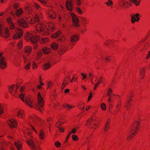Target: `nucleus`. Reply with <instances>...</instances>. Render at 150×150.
I'll use <instances>...</instances> for the list:
<instances>
[{
  "label": "nucleus",
  "instance_id": "4d7b16f0",
  "mask_svg": "<svg viewBox=\"0 0 150 150\" xmlns=\"http://www.w3.org/2000/svg\"><path fill=\"white\" fill-rule=\"evenodd\" d=\"M65 82H63V84L62 85V86L61 87L62 89H63L65 87V86L66 85V84H65Z\"/></svg>",
  "mask_w": 150,
  "mask_h": 150
},
{
  "label": "nucleus",
  "instance_id": "c9c22d12",
  "mask_svg": "<svg viewBox=\"0 0 150 150\" xmlns=\"http://www.w3.org/2000/svg\"><path fill=\"white\" fill-rule=\"evenodd\" d=\"M112 90L110 88L108 89V92L107 95L110 97L111 96V94L112 93Z\"/></svg>",
  "mask_w": 150,
  "mask_h": 150
},
{
  "label": "nucleus",
  "instance_id": "774afa93",
  "mask_svg": "<svg viewBox=\"0 0 150 150\" xmlns=\"http://www.w3.org/2000/svg\"><path fill=\"white\" fill-rule=\"evenodd\" d=\"M69 91V89H66L64 90V92L65 93H67Z\"/></svg>",
  "mask_w": 150,
  "mask_h": 150
},
{
  "label": "nucleus",
  "instance_id": "9b49d317",
  "mask_svg": "<svg viewBox=\"0 0 150 150\" xmlns=\"http://www.w3.org/2000/svg\"><path fill=\"white\" fill-rule=\"evenodd\" d=\"M17 23L18 25L23 28L27 27L28 24L26 21L23 18H21L18 19L17 20Z\"/></svg>",
  "mask_w": 150,
  "mask_h": 150
},
{
  "label": "nucleus",
  "instance_id": "5fc2aeb1",
  "mask_svg": "<svg viewBox=\"0 0 150 150\" xmlns=\"http://www.w3.org/2000/svg\"><path fill=\"white\" fill-rule=\"evenodd\" d=\"M70 79V78L69 77L67 76V77H66L65 79L64 80L63 82H64L65 83L66 81H67Z\"/></svg>",
  "mask_w": 150,
  "mask_h": 150
},
{
  "label": "nucleus",
  "instance_id": "680f3d73",
  "mask_svg": "<svg viewBox=\"0 0 150 150\" xmlns=\"http://www.w3.org/2000/svg\"><path fill=\"white\" fill-rule=\"evenodd\" d=\"M18 5L17 4H14L13 5L14 8L15 9H17Z\"/></svg>",
  "mask_w": 150,
  "mask_h": 150
},
{
  "label": "nucleus",
  "instance_id": "7ed1b4c3",
  "mask_svg": "<svg viewBox=\"0 0 150 150\" xmlns=\"http://www.w3.org/2000/svg\"><path fill=\"white\" fill-rule=\"evenodd\" d=\"M7 21L9 28L11 30V32L14 33L13 36V39H18L20 38L23 34L22 30L19 28L15 27L14 23L10 18H8Z\"/></svg>",
  "mask_w": 150,
  "mask_h": 150
},
{
  "label": "nucleus",
  "instance_id": "5701e85b",
  "mask_svg": "<svg viewBox=\"0 0 150 150\" xmlns=\"http://www.w3.org/2000/svg\"><path fill=\"white\" fill-rule=\"evenodd\" d=\"M51 46L52 49L56 50L58 48V45L57 43L54 42L51 44Z\"/></svg>",
  "mask_w": 150,
  "mask_h": 150
},
{
  "label": "nucleus",
  "instance_id": "c03bdc74",
  "mask_svg": "<svg viewBox=\"0 0 150 150\" xmlns=\"http://www.w3.org/2000/svg\"><path fill=\"white\" fill-rule=\"evenodd\" d=\"M63 106L64 108L66 109H67V108H68L69 109H71L72 108L71 106L70 105L65 104L63 105Z\"/></svg>",
  "mask_w": 150,
  "mask_h": 150
},
{
  "label": "nucleus",
  "instance_id": "423d86ee",
  "mask_svg": "<svg viewBox=\"0 0 150 150\" xmlns=\"http://www.w3.org/2000/svg\"><path fill=\"white\" fill-rule=\"evenodd\" d=\"M9 31L7 28L0 24V35L5 38L8 37L9 35Z\"/></svg>",
  "mask_w": 150,
  "mask_h": 150
},
{
  "label": "nucleus",
  "instance_id": "dca6fc26",
  "mask_svg": "<svg viewBox=\"0 0 150 150\" xmlns=\"http://www.w3.org/2000/svg\"><path fill=\"white\" fill-rule=\"evenodd\" d=\"M7 146V143L4 140L0 142V149L1 150H5L6 147Z\"/></svg>",
  "mask_w": 150,
  "mask_h": 150
},
{
  "label": "nucleus",
  "instance_id": "0e129e2a",
  "mask_svg": "<svg viewBox=\"0 0 150 150\" xmlns=\"http://www.w3.org/2000/svg\"><path fill=\"white\" fill-rule=\"evenodd\" d=\"M70 134H71V133H69V134H68V135L66 137V141H67L68 139H69V137L70 136Z\"/></svg>",
  "mask_w": 150,
  "mask_h": 150
},
{
  "label": "nucleus",
  "instance_id": "6ab92c4d",
  "mask_svg": "<svg viewBox=\"0 0 150 150\" xmlns=\"http://www.w3.org/2000/svg\"><path fill=\"white\" fill-rule=\"evenodd\" d=\"M19 87V86L16 85V86H11L9 88V91L10 93H12L13 91L16 92L17 90Z\"/></svg>",
  "mask_w": 150,
  "mask_h": 150
},
{
  "label": "nucleus",
  "instance_id": "f8f14e48",
  "mask_svg": "<svg viewBox=\"0 0 150 150\" xmlns=\"http://www.w3.org/2000/svg\"><path fill=\"white\" fill-rule=\"evenodd\" d=\"M8 124L11 128H15L17 126L16 121L13 119L9 120L8 122Z\"/></svg>",
  "mask_w": 150,
  "mask_h": 150
},
{
  "label": "nucleus",
  "instance_id": "4468645a",
  "mask_svg": "<svg viewBox=\"0 0 150 150\" xmlns=\"http://www.w3.org/2000/svg\"><path fill=\"white\" fill-rule=\"evenodd\" d=\"M26 143L30 147L34 150H37L35 144L32 140L31 139H28L26 141Z\"/></svg>",
  "mask_w": 150,
  "mask_h": 150
},
{
  "label": "nucleus",
  "instance_id": "3c124183",
  "mask_svg": "<svg viewBox=\"0 0 150 150\" xmlns=\"http://www.w3.org/2000/svg\"><path fill=\"white\" fill-rule=\"evenodd\" d=\"M34 6L35 8L38 9H39V8H40V6L39 5L36 3H34Z\"/></svg>",
  "mask_w": 150,
  "mask_h": 150
},
{
  "label": "nucleus",
  "instance_id": "9d476101",
  "mask_svg": "<svg viewBox=\"0 0 150 150\" xmlns=\"http://www.w3.org/2000/svg\"><path fill=\"white\" fill-rule=\"evenodd\" d=\"M36 30L38 32H43L46 29V28L44 24L42 23H39L35 25Z\"/></svg>",
  "mask_w": 150,
  "mask_h": 150
},
{
  "label": "nucleus",
  "instance_id": "f704fd0d",
  "mask_svg": "<svg viewBox=\"0 0 150 150\" xmlns=\"http://www.w3.org/2000/svg\"><path fill=\"white\" fill-rule=\"evenodd\" d=\"M119 3L120 6L121 7H123L125 5V3L123 2V0H120L119 2Z\"/></svg>",
  "mask_w": 150,
  "mask_h": 150
},
{
  "label": "nucleus",
  "instance_id": "4c0bfd02",
  "mask_svg": "<svg viewBox=\"0 0 150 150\" xmlns=\"http://www.w3.org/2000/svg\"><path fill=\"white\" fill-rule=\"evenodd\" d=\"M76 11L79 14H81L82 13L81 10L79 7H77L76 8Z\"/></svg>",
  "mask_w": 150,
  "mask_h": 150
},
{
  "label": "nucleus",
  "instance_id": "20e7f679",
  "mask_svg": "<svg viewBox=\"0 0 150 150\" xmlns=\"http://www.w3.org/2000/svg\"><path fill=\"white\" fill-rule=\"evenodd\" d=\"M65 39L66 38L64 36H61L58 39V42L62 43L61 44V45L58 50V53L60 55L63 54L67 50V46L65 45H63L64 43H66L65 41Z\"/></svg>",
  "mask_w": 150,
  "mask_h": 150
},
{
  "label": "nucleus",
  "instance_id": "393cba45",
  "mask_svg": "<svg viewBox=\"0 0 150 150\" xmlns=\"http://www.w3.org/2000/svg\"><path fill=\"white\" fill-rule=\"evenodd\" d=\"M17 115L19 117L23 118L24 117L23 111L22 110H20L19 112H18Z\"/></svg>",
  "mask_w": 150,
  "mask_h": 150
},
{
  "label": "nucleus",
  "instance_id": "8fccbe9b",
  "mask_svg": "<svg viewBox=\"0 0 150 150\" xmlns=\"http://www.w3.org/2000/svg\"><path fill=\"white\" fill-rule=\"evenodd\" d=\"M81 75L83 77V78L82 79L83 80L84 79L87 78L86 74H84V73H81Z\"/></svg>",
  "mask_w": 150,
  "mask_h": 150
},
{
  "label": "nucleus",
  "instance_id": "864d4df0",
  "mask_svg": "<svg viewBox=\"0 0 150 150\" xmlns=\"http://www.w3.org/2000/svg\"><path fill=\"white\" fill-rule=\"evenodd\" d=\"M92 96V93L91 92L88 97V101H89Z\"/></svg>",
  "mask_w": 150,
  "mask_h": 150
},
{
  "label": "nucleus",
  "instance_id": "13d9d810",
  "mask_svg": "<svg viewBox=\"0 0 150 150\" xmlns=\"http://www.w3.org/2000/svg\"><path fill=\"white\" fill-rule=\"evenodd\" d=\"M59 130L61 132H63L64 131V129L63 128H61V127H59Z\"/></svg>",
  "mask_w": 150,
  "mask_h": 150
},
{
  "label": "nucleus",
  "instance_id": "ddd939ff",
  "mask_svg": "<svg viewBox=\"0 0 150 150\" xmlns=\"http://www.w3.org/2000/svg\"><path fill=\"white\" fill-rule=\"evenodd\" d=\"M23 13V11L22 9L21 8H19L16 9L15 11L16 14L12 13H11V14L13 16H17L19 17L21 16Z\"/></svg>",
  "mask_w": 150,
  "mask_h": 150
},
{
  "label": "nucleus",
  "instance_id": "2eb2a0df",
  "mask_svg": "<svg viewBox=\"0 0 150 150\" xmlns=\"http://www.w3.org/2000/svg\"><path fill=\"white\" fill-rule=\"evenodd\" d=\"M66 8L69 11H71L72 9V5L71 0H67L66 2Z\"/></svg>",
  "mask_w": 150,
  "mask_h": 150
},
{
  "label": "nucleus",
  "instance_id": "39448f33",
  "mask_svg": "<svg viewBox=\"0 0 150 150\" xmlns=\"http://www.w3.org/2000/svg\"><path fill=\"white\" fill-rule=\"evenodd\" d=\"M139 124V122L136 121L133 125L131 127L130 130L131 134L130 136H128L127 137L128 140H130L131 139L132 136L135 135L137 131V129L138 128Z\"/></svg>",
  "mask_w": 150,
  "mask_h": 150
},
{
  "label": "nucleus",
  "instance_id": "a878e982",
  "mask_svg": "<svg viewBox=\"0 0 150 150\" xmlns=\"http://www.w3.org/2000/svg\"><path fill=\"white\" fill-rule=\"evenodd\" d=\"M127 102L125 103V107L127 110H128L131 107V103H129V100H127Z\"/></svg>",
  "mask_w": 150,
  "mask_h": 150
},
{
  "label": "nucleus",
  "instance_id": "2f4dec72",
  "mask_svg": "<svg viewBox=\"0 0 150 150\" xmlns=\"http://www.w3.org/2000/svg\"><path fill=\"white\" fill-rule=\"evenodd\" d=\"M25 9L26 12H28L29 13H30L32 12V9L29 6L25 7Z\"/></svg>",
  "mask_w": 150,
  "mask_h": 150
},
{
  "label": "nucleus",
  "instance_id": "a18cd8bd",
  "mask_svg": "<svg viewBox=\"0 0 150 150\" xmlns=\"http://www.w3.org/2000/svg\"><path fill=\"white\" fill-rule=\"evenodd\" d=\"M42 54V53L41 52V50H40L39 51H38V52L37 53L38 58V59H39L40 57Z\"/></svg>",
  "mask_w": 150,
  "mask_h": 150
},
{
  "label": "nucleus",
  "instance_id": "79ce46f5",
  "mask_svg": "<svg viewBox=\"0 0 150 150\" xmlns=\"http://www.w3.org/2000/svg\"><path fill=\"white\" fill-rule=\"evenodd\" d=\"M75 3L78 6H80L81 4L80 0H76Z\"/></svg>",
  "mask_w": 150,
  "mask_h": 150
},
{
  "label": "nucleus",
  "instance_id": "7c9ffc66",
  "mask_svg": "<svg viewBox=\"0 0 150 150\" xmlns=\"http://www.w3.org/2000/svg\"><path fill=\"white\" fill-rule=\"evenodd\" d=\"M105 4H106L108 6H111L113 4V2L111 0H108V2H106Z\"/></svg>",
  "mask_w": 150,
  "mask_h": 150
},
{
  "label": "nucleus",
  "instance_id": "e433bc0d",
  "mask_svg": "<svg viewBox=\"0 0 150 150\" xmlns=\"http://www.w3.org/2000/svg\"><path fill=\"white\" fill-rule=\"evenodd\" d=\"M131 16L132 17L131 18V20L132 23H134L135 21H136V18L135 17V16Z\"/></svg>",
  "mask_w": 150,
  "mask_h": 150
},
{
  "label": "nucleus",
  "instance_id": "bb28decb",
  "mask_svg": "<svg viewBox=\"0 0 150 150\" xmlns=\"http://www.w3.org/2000/svg\"><path fill=\"white\" fill-rule=\"evenodd\" d=\"M61 34V32L60 31H58L56 33L52 34V37L53 38H55L59 36Z\"/></svg>",
  "mask_w": 150,
  "mask_h": 150
},
{
  "label": "nucleus",
  "instance_id": "6e6552de",
  "mask_svg": "<svg viewBox=\"0 0 150 150\" xmlns=\"http://www.w3.org/2000/svg\"><path fill=\"white\" fill-rule=\"evenodd\" d=\"M26 21L29 23L33 24L36 22H38L39 21V18L37 15H36L34 18H32L30 17L28 18L27 16H25Z\"/></svg>",
  "mask_w": 150,
  "mask_h": 150
},
{
  "label": "nucleus",
  "instance_id": "0eeeda50",
  "mask_svg": "<svg viewBox=\"0 0 150 150\" xmlns=\"http://www.w3.org/2000/svg\"><path fill=\"white\" fill-rule=\"evenodd\" d=\"M70 15L72 17L74 25L76 27H79V25L78 23L79 22V21L78 18L73 13H71Z\"/></svg>",
  "mask_w": 150,
  "mask_h": 150
},
{
  "label": "nucleus",
  "instance_id": "4be33fe9",
  "mask_svg": "<svg viewBox=\"0 0 150 150\" xmlns=\"http://www.w3.org/2000/svg\"><path fill=\"white\" fill-rule=\"evenodd\" d=\"M93 120V119L90 118L86 122V125L88 126V127H89V128H93V127L92 126V125L93 123L91 124V123L92 122ZM94 128H95L94 127H93Z\"/></svg>",
  "mask_w": 150,
  "mask_h": 150
},
{
  "label": "nucleus",
  "instance_id": "052dcab7",
  "mask_svg": "<svg viewBox=\"0 0 150 150\" xmlns=\"http://www.w3.org/2000/svg\"><path fill=\"white\" fill-rule=\"evenodd\" d=\"M144 69H142V70L140 71V73L141 74V75H144V71H143V70H144Z\"/></svg>",
  "mask_w": 150,
  "mask_h": 150
},
{
  "label": "nucleus",
  "instance_id": "473e14b6",
  "mask_svg": "<svg viewBox=\"0 0 150 150\" xmlns=\"http://www.w3.org/2000/svg\"><path fill=\"white\" fill-rule=\"evenodd\" d=\"M108 122H107L105 124L104 129V130L105 132L107 131L109 129V126L108 125Z\"/></svg>",
  "mask_w": 150,
  "mask_h": 150
},
{
  "label": "nucleus",
  "instance_id": "1a4fd4ad",
  "mask_svg": "<svg viewBox=\"0 0 150 150\" xmlns=\"http://www.w3.org/2000/svg\"><path fill=\"white\" fill-rule=\"evenodd\" d=\"M2 53L0 52V68L4 69L6 67V64L4 58L2 55Z\"/></svg>",
  "mask_w": 150,
  "mask_h": 150
},
{
  "label": "nucleus",
  "instance_id": "09e8293b",
  "mask_svg": "<svg viewBox=\"0 0 150 150\" xmlns=\"http://www.w3.org/2000/svg\"><path fill=\"white\" fill-rule=\"evenodd\" d=\"M89 79H92L93 78V76L92 74L90 73L88 75Z\"/></svg>",
  "mask_w": 150,
  "mask_h": 150
},
{
  "label": "nucleus",
  "instance_id": "37998d69",
  "mask_svg": "<svg viewBox=\"0 0 150 150\" xmlns=\"http://www.w3.org/2000/svg\"><path fill=\"white\" fill-rule=\"evenodd\" d=\"M72 138L74 141H76L78 139V137L76 135H72Z\"/></svg>",
  "mask_w": 150,
  "mask_h": 150
},
{
  "label": "nucleus",
  "instance_id": "f257e3e1",
  "mask_svg": "<svg viewBox=\"0 0 150 150\" xmlns=\"http://www.w3.org/2000/svg\"><path fill=\"white\" fill-rule=\"evenodd\" d=\"M19 95L21 99L23 102H25L27 104L31 107H34L38 110L41 111V109L40 108V107L41 108L43 107L44 105V101L40 93H38V103H34L29 98H27L25 100L24 99L25 95L24 94H20Z\"/></svg>",
  "mask_w": 150,
  "mask_h": 150
},
{
  "label": "nucleus",
  "instance_id": "e2e57ef3",
  "mask_svg": "<svg viewBox=\"0 0 150 150\" xmlns=\"http://www.w3.org/2000/svg\"><path fill=\"white\" fill-rule=\"evenodd\" d=\"M33 68H37V65L35 63H33Z\"/></svg>",
  "mask_w": 150,
  "mask_h": 150
},
{
  "label": "nucleus",
  "instance_id": "aec40b11",
  "mask_svg": "<svg viewBox=\"0 0 150 150\" xmlns=\"http://www.w3.org/2000/svg\"><path fill=\"white\" fill-rule=\"evenodd\" d=\"M103 77L102 76H100L98 79V81L95 84L94 87V89L96 90L98 86L101 82H103Z\"/></svg>",
  "mask_w": 150,
  "mask_h": 150
},
{
  "label": "nucleus",
  "instance_id": "bf43d9fd",
  "mask_svg": "<svg viewBox=\"0 0 150 150\" xmlns=\"http://www.w3.org/2000/svg\"><path fill=\"white\" fill-rule=\"evenodd\" d=\"M76 131L75 129H73L71 132H69V133H71V134H75L76 132Z\"/></svg>",
  "mask_w": 150,
  "mask_h": 150
},
{
  "label": "nucleus",
  "instance_id": "338daca9",
  "mask_svg": "<svg viewBox=\"0 0 150 150\" xmlns=\"http://www.w3.org/2000/svg\"><path fill=\"white\" fill-rule=\"evenodd\" d=\"M25 88V87L23 86H22L20 88V91L21 92Z\"/></svg>",
  "mask_w": 150,
  "mask_h": 150
},
{
  "label": "nucleus",
  "instance_id": "de8ad7c7",
  "mask_svg": "<svg viewBox=\"0 0 150 150\" xmlns=\"http://www.w3.org/2000/svg\"><path fill=\"white\" fill-rule=\"evenodd\" d=\"M30 63H28L27 64H26L25 67V68L26 69H28L30 68Z\"/></svg>",
  "mask_w": 150,
  "mask_h": 150
},
{
  "label": "nucleus",
  "instance_id": "69168bd1",
  "mask_svg": "<svg viewBox=\"0 0 150 150\" xmlns=\"http://www.w3.org/2000/svg\"><path fill=\"white\" fill-rule=\"evenodd\" d=\"M105 57V60L107 62H108L109 60H110V59H109V57Z\"/></svg>",
  "mask_w": 150,
  "mask_h": 150
},
{
  "label": "nucleus",
  "instance_id": "ea45409f",
  "mask_svg": "<svg viewBox=\"0 0 150 150\" xmlns=\"http://www.w3.org/2000/svg\"><path fill=\"white\" fill-rule=\"evenodd\" d=\"M55 145L57 147L59 148L60 147L61 144L59 141H57L55 143Z\"/></svg>",
  "mask_w": 150,
  "mask_h": 150
},
{
  "label": "nucleus",
  "instance_id": "58836bf2",
  "mask_svg": "<svg viewBox=\"0 0 150 150\" xmlns=\"http://www.w3.org/2000/svg\"><path fill=\"white\" fill-rule=\"evenodd\" d=\"M101 109L103 110H105L106 109L105 105L103 103H102L101 105Z\"/></svg>",
  "mask_w": 150,
  "mask_h": 150
},
{
  "label": "nucleus",
  "instance_id": "412c9836",
  "mask_svg": "<svg viewBox=\"0 0 150 150\" xmlns=\"http://www.w3.org/2000/svg\"><path fill=\"white\" fill-rule=\"evenodd\" d=\"M42 51L44 54H48L50 52L51 49L47 47H44L42 49Z\"/></svg>",
  "mask_w": 150,
  "mask_h": 150
},
{
  "label": "nucleus",
  "instance_id": "c756f323",
  "mask_svg": "<svg viewBox=\"0 0 150 150\" xmlns=\"http://www.w3.org/2000/svg\"><path fill=\"white\" fill-rule=\"evenodd\" d=\"M45 134L43 132L42 130L40 131L39 134V136L40 139H44V137L45 136Z\"/></svg>",
  "mask_w": 150,
  "mask_h": 150
},
{
  "label": "nucleus",
  "instance_id": "f3484780",
  "mask_svg": "<svg viewBox=\"0 0 150 150\" xmlns=\"http://www.w3.org/2000/svg\"><path fill=\"white\" fill-rule=\"evenodd\" d=\"M49 16L51 19H54L56 17V13L53 11L50 10L47 12Z\"/></svg>",
  "mask_w": 150,
  "mask_h": 150
},
{
  "label": "nucleus",
  "instance_id": "c85d7f7f",
  "mask_svg": "<svg viewBox=\"0 0 150 150\" xmlns=\"http://www.w3.org/2000/svg\"><path fill=\"white\" fill-rule=\"evenodd\" d=\"M14 144L18 150H19L22 147V145L20 143L17 142H14Z\"/></svg>",
  "mask_w": 150,
  "mask_h": 150
},
{
  "label": "nucleus",
  "instance_id": "6e6d98bb",
  "mask_svg": "<svg viewBox=\"0 0 150 150\" xmlns=\"http://www.w3.org/2000/svg\"><path fill=\"white\" fill-rule=\"evenodd\" d=\"M3 111L2 108V106L0 105V115L3 112Z\"/></svg>",
  "mask_w": 150,
  "mask_h": 150
},
{
  "label": "nucleus",
  "instance_id": "b1692460",
  "mask_svg": "<svg viewBox=\"0 0 150 150\" xmlns=\"http://www.w3.org/2000/svg\"><path fill=\"white\" fill-rule=\"evenodd\" d=\"M32 50L31 48L29 46H26L25 47V53L29 54L31 52Z\"/></svg>",
  "mask_w": 150,
  "mask_h": 150
},
{
  "label": "nucleus",
  "instance_id": "72a5a7b5",
  "mask_svg": "<svg viewBox=\"0 0 150 150\" xmlns=\"http://www.w3.org/2000/svg\"><path fill=\"white\" fill-rule=\"evenodd\" d=\"M131 2H133L134 3L136 6H138L139 5L140 2V1H137V0H130Z\"/></svg>",
  "mask_w": 150,
  "mask_h": 150
},
{
  "label": "nucleus",
  "instance_id": "f03ea898",
  "mask_svg": "<svg viewBox=\"0 0 150 150\" xmlns=\"http://www.w3.org/2000/svg\"><path fill=\"white\" fill-rule=\"evenodd\" d=\"M25 39L27 41H30L34 44V48L35 49L37 48L36 43L39 40L40 42L42 43H45L48 41V39L46 38L41 37L39 36L33 35L28 33L26 34Z\"/></svg>",
  "mask_w": 150,
  "mask_h": 150
},
{
  "label": "nucleus",
  "instance_id": "603ef678",
  "mask_svg": "<svg viewBox=\"0 0 150 150\" xmlns=\"http://www.w3.org/2000/svg\"><path fill=\"white\" fill-rule=\"evenodd\" d=\"M39 1L42 3L44 4H46V1L45 0H38Z\"/></svg>",
  "mask_w": 150,
  "mask_h": 150
},
{
  "label": "nucleus",
  "instance_id": "49530a36",
  "mask_svg": "<svg viewBox=\"0 0 150 150\" xmlns=\"http://www.w3.org/2000/svg\"><path fill=\"white\" fill-rule=\"evenodd\" d=\"M22 43L21 42H19L17 44V47L19 49L21 48L22 47Z\"/></svg>",
  "mask_w": 150,
  "mask_h": 150
},
{
  "label": "nucleus",
  "instance_id": "cd10ccee",
  "mask_svg": "<svg viewBox=\"0 0 150 150\" xmlns=\"http://www.w3.org/2000/svg\"><path fill=\"white\" fill-rule=\"evenodd\" d=\"M50 65L51 64L50 62L46 63L43 66L42 68L43 69L46 70L50 67Z\"/></svg>",
  "mask_w": 150,
  "mask_h": 150
},
{
  "label": "nucleus",
  "instance_id": "a19ab883",
  "mask_svg": "<svg viewBox=\"0 0 150 150\" xmlns=\"http://www.w3.org/2000/svg\"><path fill=\"white\" fill-rule=\"evenodd\" d=\"M81 20L84 24H86V19L85 18L81 17Z\"/></svg>",
  "mask_w": 150,
  "mask_h": 150
},
{
  "label": "nucleus",
  "instance_id": "a211bd4d",
  "mask_svg": "<svg viewBox=\"0 0 150 150\" xmlns=\"http://www.w3.org/2000/svg\"><path fill=\"white\" fill-rule=\"evenodd\" d=\"M79 40L78 36L76 35H73L70 37V41L72 43V44H74V43L77 41Z\"/></svg>",
  "mask_w": 150,
  "mask_h": 150
}]
</instances>
